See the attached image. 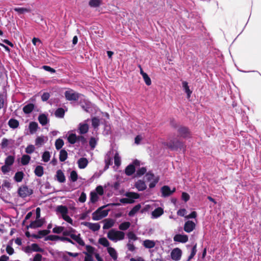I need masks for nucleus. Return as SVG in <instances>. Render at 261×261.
<instances>
[{
  "label": "nucleus",
  "mask_w": 261,
  "mask_h": 261,
  "mask_svg": "<svg viewBox=\"0 0 261 261\" xmlns=\"http://www.w3.org/2000/svg\"><path fill=\"white\" fill-rule=\"evenodd\" d=\"M64 230V227L63 226H56L53 229V232L55 233H60Z\"/></svg>",
  "instance_id": "obj_55"
},
{
  "label": "nucleus",
  "mask_w": 261,
  "mask_h": 261,
  "mask_svg": "<svg viewBox=\"0 0 261 261\" xmlns=\"http://www.w3.org/2000/svg\"><path fill=\"white\" fill-rule=\"evenodd\" d=\"M50 158V153L48 151H45L44 152V153L42 154V160L44 162H47L49 161Z\"/></svg>",
  "instance_id": "obj_49"
},
{
  "label": "nucleus",
  "mask_w": 261,
  "mask_h": 261,
  "mask_svg": "<svg viewBox=\"0 0 261 261\" xmlns=\"http://www.w3.org/2000/svg\"><path fill=\"white\" fill-rule=\"evenodd\" d=\"M135 172V167L134 165H128L125 169V173L128 176L132 175Z\"/></svg>",
  "instance_id": "obj_28"
},
{
  "label": "nucleus",
  "mask_w": 261,
  "mask_h": 261,
  "mask_svg": "<svg viewBox=\"0 0 261 261\" xmlns=\"http://www.w3.org/2000/svg\"><path fill=\"white\" fill-rule=\"evenodd\" d=\"M104 225L103 226V229H108L113 226L114 224V220L112 219H107L104 221Z\"/></svg>",
  "instance_id": "obj_19"
},
{
  "label": "nucleus",
  "mask_w": 261,
  "mask_h": 261,
  "mask_svg": "<svg viewBox=\"0 0 261 261\" xmlns=\"http://www.w3.org/2000/svg\"><path fill=\"white\" fill-rule=\"evenodd\" d=\"M85 255L84 261H93V258L91 254H88L86 252H83Z\"/></svg>",
  "instance_id": "obj_64"
},
{
  "label": "nucleus",
  "mask_w": 261,
  "mask_h": 261,
  "mask_svg": "<svg viewBox=\"0 0 261 261\" xmlns=\"http://www.w3.org/2000/svg\"><path fill=\"white\" fill-rule=\"evenodd\" d=\"M195 227V224L192 221L188 220L185 222L184 229V230L187 232H191L192 231Z\"/></svg>",
  "instance_id": "obj_13"
},
{
  "label": "nucleus",
  "mask_w": 261,
  "mask_h": 261,
  "mask_svg": "<svg viewBox=\"0 0 261 261\" xmlns=\"http://www.w3.org/2000/svg\"><path fill=\"white\" fill-rule=\"evenodd\" d=\"M8 124L10 128L15 129L19 126V122L17 119L11 118L9 120Z\"/></svg>",
  "instance_id": "obj_21"
},
{
  "label": "nucleus",
  "mask_w": 261,
  "mask_h": 261,
  "mask_svg": "<svg viewBox=\"0 0 261 261\" xmlns=\"http://www.w3.org/2000/svg\"><path fill=\"white\" fill-rule=\"evenodd\" d=\"M79 129V133L81 135L87 133L89 130L88 124L87 123H80Z\"/></svg>",
  "instance_id": "obj_24"
},
{
  "label": "nucleus",
  "mask_w": 261,
  "mask_h": 261,
  "mask_svg": "<svg viewBox=\"0 0 261 261\" xmlns=\"http://www.w3.org/2000/svg\"><path fill=\"white\" fill-rule=\"evenodd\" d=\"M77 164L80 169H84L88 165V161L85 158H81L78 160Z\"/></svg>",
  "instance_id": "obj_18"
},
{
  "label": "nucleus",
  "mask_w": 261,
  "mask_h": 261,
  "mask_svg": "<svg viewBox=\"0 0 261 261\" xmlns=\"http://www.w3.org/2000/svg\"><path fill=\"white\" fill-rule=\"evenodd\" d=\"M182 87L185 91V92L187 94L188 97V98L190 97V95L192 93V91H191L189 88V87L188 86V83L187 82L184 81L182 83Z\"/></svg>",
  "instance_id": "obj_38"
},
{
  "label": "nucleus",
  "mask_w": 261,
  "mask_h": 261,
  "mask_svg": "<svg viewBox=\"0 0 261 261\" xmlns=\"http://www.w3.org/2000/svg\"><path fill=\"white\" fill-rule=\"evenodd\" d=\"M60 239H61L60 236H56V235H49V236L46 237L45 238L44 240L45 241L50 240V241H57V240H60Z\"/></svg>",
  "instance_id": "obj_47"
},
{
  "label": "nucleus",
  "mask_w": 261,
  "mask_h": 261,
  "mask_svg": "<svg viewBox=\"0 0 261 261\" xmlns=\"http://www.w3.org/2000/svg\"><path fill=\"white\" fill-rule=\"evenodd\" d=\"M68 141L71 144H74L77 141V136L75 134H71L67 138Z\"/></svg>",
  "instance_id": "obj_36"
},
{
  "label": "nucleus",
  "mask_w": 261,
  "mask_h": 261,
  "mask_svg": "<svg viewBox=\"0 0 261 261\" xmlns=\"http://www.w3.org/2000/svg\"><path fill=\"white\" fill-rule=\"evenodd\" d=\"M62 232L64 237H66V236H69L71 239L77 242L80 245L82 246H84L85 245L84 241L81 238L80 233H79L77 235L74 233H69L68 230H66L65 231L63 230Z\"/></svg>",
  "instance_id": "obj_6"
},
{
  "label": "nucleus",
  "mask_w": 261,
  "mask_h": 261,
  "mask_svg": "<svg viewBox=\"0 0 261 261\" xmlns=\"http://www.w3.org/2000/svg\"><path fill=\"white\" fill-rule=\"evenodd\" d=\"M141 204H138L135 205L128 213V215L129 217L134 216L141 208Z\"/></svg>",
  "instance_id": "obj_33"
},
{
  "label": "nucleus",
  "mask_w": 261,
  "mask_h": 261,
  "mask_svg": "<svg viewBox=\"0 0 261 261\" xmlns=\"http://www.w3.org/2000/svg\"><path fill=\"white\" fill-rule=\"evenodd\" d=\"M35 174L38 177H41L44 173L43 167L40 165L37 166L34 170Z\"/></svg>",
  "instance_id": "obj_29"
},
{
  "label": "nucleus",
  "mask_w": 261,
  "mask_h": 261,
  "mask_svg": "<svg viewBox=\"0 0 261 261\" xmlns=\"http://www.w3.org/2000/svg\"><path fill=\"white\" fill-rule=\"evenodd\" d=\"M33 193V190L29 189L27 185H23L19 188L18 194L21 198H25L31 195Z\"/></svg>",
  "instance_id": "obj_7"
},
{
  "label": "nucleus",
  "mask_w": 261,
  "mask_h": 261,
  "mask_svg": "<svg viewBox=\"0 0 261 261\" xmlns=\"http://www.w3.org/2000/svg\"><path fill=\"white\" fill-rule=\"evenodd\" d=\"M125 196L127 198H123L120 199V202L122 203H133L135 202L134 199H138L140 195L138 193L128 192L125 193Z\"/></svg>",
  "instance_id": "obj_4"
},
{
  "label": "nucleus",
  "mask_w": 261,
  "mask_h": 261,
  "mask_svg": "<svg viewBox=\"0 0 261 261\" xmlns=\"http://www.w3.org/2000/svg\"><path fill=\"white\" fill-rule=\"evenodd\" d=\"M146 172V168L145 167H142L137 171V175L141 176L144 175Z\"/></svg>",
  "instance_id": "obj_59"
},
{
  "label": "nucleus",
  "mask_w": 261,
  "mask_h": 261,
  "mask_svg": "<svg viewBox=\"0 0 261 261\" xmlns=\"http://www.w3.org/2000/svg\"><path fill=\"white\" fill-rule=\"evenodd\" d=\"M50 231L49 230H39L38 231V234H32V237L33 238H35V239H40L42 237L46 236V235L49 234L50 233Z\"/></svg>",
  "instance_id": "obj_16"
},
{
  "label": "nucleus",
  "mask_w": 261,
  "mask_h": 261,
  "mask_svg": "<svg viewBox=\"0 0 261 261\" xmlns=\"http://www.w3.org/2000/svg\"><path fill=\"white\" fill-rule=\"evenodd\" d=\"M143 80L145 84L147 86H150L151 84V81L147 74H144L143 76Z\"/></svg>",
  "instance_id": "obj_57"
},
{
  "label": "nucleus",
  "mask_w": 261,
  "mask_h": 261,
  "mask_svg": "<svg viewBox=\"0 0 261 261\" xmlns=\"http://www.w3.org/2000/svg\"><path fill=\"white\" fill-rule=\"evenodd\" d=\"M14 10L19 14H23L27 12H30L31 9L25 8H14Z\"/></svg>",
  "instance_id": "obj_46"
},
{
  "label": "nucleus",
  "mask_w": 261,
  "mask_h": 261,
  "mask_svg": "<svg viewBox=\"0 0 261 261\" xmlns=\"http://www.w3.org/2000/svg\"><path fill=\"white\" fill-rule=\"evenodd\" d=\"M125 234L123 231L110 230L108 233V238L112 241H116L117 240H122L124 239Z\"/></svg>",
  "instance_id": "obj_3"
},
{
  "label": "nucleus",
  "mask_w": 261,
  "mask_h": 261,
  "mask_svg": "<svg viewBox=\"0 0 261 261\" xmlns=\"http://www.w3.org/2000/svg\"><path fill=\"white\" fill-rule=\"evenodd\" d=\"M196 247H197V244H196L192 247V250L191 252V254L188 258V261H189L191 259H192L194 257V256L195 255V254L197 252Z\"/></svg>",
  "instance_id": "obj_48"
},
{
  "label": "nucleus",
  "mask_w": 261,
  "mask_h": 261,
  "mask_svg": "<svg viewBox=\"0 0 261 261\" xmlns=\"http://www.w3.org/2000/svg\"><path fill=\"white\" fill-rule=\"evenodd\" d=\"M98 199V196L97 194L95 192H91L90 193V201L91 202L94 203H95Z\"/></svg>",
  "instance_id": "obj_43"
},
{
  "label": "nucleus",
  "mask_w": 261,
  "mask_h": 261,
  "mask_svg": "<svg viewBox=\"0 0 261 261\" xmlns=\"http://www.w3.org/2000/svg\"><path fill=\"white\" fill-rule=\"evenodd\" d=\"M99 125V120L97 117H93L92 119V125L94 128H97Z\"/></svg>",
  "instance_id": "obj_54"
},
{
  "label": "nucleus",
  "mask_w": 261,
  "mask_h": 261,
  "mask_svg": "<svg viewBox=\"0 0 261 261\" xmlns=\"http://www.w3.org/2000/svg\"><path fill=\"white\" fill-rule=\"evenodd\" d=\"M64 94L66 99L69 101H77L80 96L82 95L81 94L75 92L72 89L66 91Z\"/></svg>",
  "instance_id": "obj_8"
},
{
  "label": "nucleus",
  "mask_w": 261,
  "mask_h": 261,
  "mask_svg": "<svg viewBox=\"0 0 261 261\" xmlns=\"http://www.w3.org/2000/svg\"><path fill=\"white\" fill-rule=\"evenodd\" d=\"M35 148L33 145H29L25 148V152L31 154L35 151Z\"/></svg>",
  "instance_id": "obj_56"
},
{
  "label": "nucleus",
  "mask_w": 261,
  "mask_h": 261,
  "mask_svg": "<svg viewBox=\"0 0 261 261\" xmlns=\"http://www.w3.org/2000/svg\"><path fill=\"white\" fill-rule=\"evenodd\" d=\"M114 164L117 167H119L121 165L120 158L117 153H116L114 155Z\"/></svg>",
  "instance_id": "obj_52"
},
{
  "label": "nucleus",
  "mask_w": 261,
  "mask_h": 261,
  "mask_svg": "<svg viewBox=\"0 0 261 261\" xmlns=\"http://www.w3.org/2000/svg\"><path fill=\"white\" fill-rule=\"evenodd\" d=\"M173 240L175 242L185 243L188 241V237L186 234H177L174 236Z\"/></svg>",
  "instance_id": "obj_15"
},
{
  "label": "nucleus",
  "mask_w": 261,
  "mask_h": 261,
  "mask_svg": "<svg viewBox=\"0 0 261 261\" xmlns=\"http://www.w3.org/2000/svg\"><path fill=\"white\" fill-rule=\"evenodd\" d=\"M44 223V220L43 219H36L34 221H32L30 225L27 226V228L29 229L31 228H36L38 227H41Z\"/></svg>",
  "instance_id": "obj_11"
},
{
  "label": "nucleus",
  "mask_w": 261,
  "mask_h": 261,
  "mask_svg": "<svg viewBox=\"0 0 261 261\" xmlns=\"http://www.w3.org/2000/svg\"><path fill=\"white\" fill-rule=\"evenodd\" d=\"M64 143L63 139L59 138L55 142V147L57 150H60L64 145Z\"/></svg>",
  "instance_id": "obj_41"
},
{
  "label": "nucleus",
  "mask_w": 261,
  "mask_h": 261,
  "mask_svg": "<svg viewBox=\"0 0 261 261\" xmlns=\"http://www.w3.org/2000/svg\"><path fill=\"white\" fill-rule=\"evenodd\" d=\"M105 164L104 170H106L109 168V166L112 164V159L110 156H108L105 159Z\"/></svg>",
  "instance_id": "obj_53"
},
{
  "label": "nucleus",
  "mask_w": 261,
  "mask_h": 261,
  "mask_svg": "<svg viewBox=\"0 0 261 261\" xmlns=\"http://www.w3.org/2000/svg\"><path fill=\"white\" fill-rule=\"evenodd\" d=\"M127 237L129 240H132L133 241H136L138 239L137 237L135 234V233L133 231H129L127 233Z\"/></svg>",
  "instance_id": "obj_58"
},
{
  "label": "nucleus",
  "mask_w": 261,
  "mask_h": 261,
  "mask_svg": "<svg viewBox=\"0 0 261 261\" xmlns=\"http://www.w3.org/2000/svg\"><path fill=\"white\" fill-rule=\"evenodd\" d=\"M31 160V157L29 155H23L21 159V163L22 165H28Z\"/></svg>",
  "instance_id": "obj_37"
},
{
  "label": "nucleus",
  "mask_w": 261,
  "mask_h": 261,
  "mask_svg": "<svg viewBox=\"0 0 261 261\" xmlns=\"http://www.w3.org/2000/svg\"><path fill=\"white\" fill-rule=\"evenodd\" d=\"M44 137H38L35 140V145L36 146H41L44 143Z\"/></svg>",
  "instance_id": "obj_51"
},
{
  "label": "nucleus",
  "mask_w": 261,
  "mask_h": 261,
  "mask_svg": "<svg viewBox=\"0 0 261 261\" xmlns=\"http://www.w3.org/2000/svg\"><path fill=\"white\" fill-rule=\"evenodd\" d=\"M98 243L106 247H109L110 243L106 238H101L98 240Z\"/></svg>",
  "instance_id": "obj_45"
},
{
  "label": "nucleus",
  "mask_w": 261,
  "mask_h": 261,
  "mask_svg": "<svg viewBox=\"0 0 261 261\" xmlns=\"http://www.w3.org/2000/svg\"><path fill=\"white\" fill-rule=\"evenodd\" d=\"M38 119L39 123L42 126H44L47 124L48 121L47 116L44 114L39 115Z\"/></svg>",
  "instance_id": "obj_22"
},
{
  "label": "nucleus",
  "mask_w": 261,
  "mask_h": 261,
  "mask_svg": "<svg viewBox=\"0 0 261 261\" xmlns=\"http://www.w3.org/2000/svg\"><path fill=\"white\" fill-rule=\"evenodd\" d=\"M175 191V188L171 190L168 186H164L161 189L162 196L163 197H166L171 195Z\"/></svg>",
  "instance_id": "obj_10"
},
{
  "label": "nucleus",
  "mask_w": 261,
  "mask_h": 261,
  "mask_svg": "<svg viewBox=\"0 0 261 261\" xmlns=\"http://www.w3.org/2000/svg\"><path fill=\"white\" fill-rule=\"evenodd\" d=\"M163 144L173 151L177 150L178 149L185 150V148L184 143L177 139H172L168 142H164Z\"/></svg>",
  "instance_id": "obj_1"
},
{
  "label": "nucleus",
  "mask_w": 261,
  "mask_h": 261,
  "mask_svg": "<svg viewBox=\"0 0 261 261\" xmlns=\"http://www.w3.org/2000/svg\"><path fill=\"white\" fill-rule=\"evenodd\" d=\"M143 245L146 248L151 249L155 246V243L153 240H145L143 241Z\"/></svg>",
  "instance_id": "obj_23"
},
{
  "label": "nucleus",
  "mask_w": 261,
  "mask_h": 261,
  "mask_svg": "<svg viewBox=\"0 0 261 261\" xmlns=\"http://www.w3.org/2000/svg\"><path fill=\"white\" fill-rule=\"evenodd\" d=\"M82 224L88 227L93 231H98L100 229V225L98 223H92L88 222H83Z\"/></svg>",
  "instance_id": "obj_14"
},
{
  "label": "nucleus",
  "mask_w": 261,
  "mask_h": 261,
  "mask_svg": "<svg viewBox=\"0 0 261 261\" xmlns=\"http://www.w3.org/2000/svg\"><path fill=\"white\" fill-rule=\"evenodd\" d=\"M108 252L112 258L116 260L117 258V254L114 248L109 247L107 248Z\"/></svg>",
  "instance_id": "obj_34"
},
{
  "label": "nucleus",
  "mask_w": 261,
  "mask_h": 261,
  "mask_svg": "<svg viewBox=\"0 0 261 261\" xmlns=\"http://www.w3.org/2000/svg\"><path fill=\"white\" fill-rule=\"evenodd\" d=\"M182 251L178 248L173 249L171 252V257L173 260L177 261L180 260L181 256Z\"/></svg>",
  "instance_id": "obj_12"
},
{
  "label": "nucleus",
  "mask_w": 261,
  "mask_h": 261,
  "mask_svg": "<svg viewBox=\"0 0 261 261\" xmlns=\"http://www.w3.org/2000/svg\"><path fill=\"white\" fill-rule=\"evenodd\" d=\"M31 249L33 251L42 252L43 249L41 248L37 244L34 243L31 245Z\"/></svg>",
  "instance_id": "obj_50"
},
{
  "label": "nucleus",
  "mask_w": 261,
  "mask_h": 261,
  "mask_svg": "<svg viewBox=\"0 0 261 261\" xmlns=\"http://www.w3.org/2000/svg\"><path fill=\"white\" fill-rule=\"evenodd\" d=\"M55 115L57 117L63 118L65 115L64 109L62 108L57 109L55 112Z\"/></svg>",
  "instance_id": "obj_39"
},
{
  "label": "nucleus",
  "mask_w": 261,
  "mask_h": 261,
  "mask_svg": "<svg viewBox=\"0 0 261 261\" xmlns=\"http://www.w3.org/2000/svg\"><path fill=\"white\" fill-rule=\"evenodd\" d=\"M96 145V140L95 138L91 137L89 141V145L90 146L91 148L93 149L95 147V146Z\"/></svg>",
  "instance_id": "obj_60"
},
{
  "label": "nucleus",
  "mask_w": 261,
  "mask_h": 261,
  "mask_svg": "<svg viewBox=\"0 0 261 261\" xmlns=\"http://www.w3.org/2000/svg\"><path fill=\"white\" fill-rule=\"evenodd\" d=\"M38 128V123L36 122H31L29 125L30 133L32 134L35 133Z\"/></svg>",
  "instance_id": "obj_26"
},
{
  "label": "nucleus",
  "mask_w": 261,
  "mask_h": 261,
  "mask_svg": "<svg viewBox=\"0 0 261 261\" xmlns=\"http://www.w3.org/2000/svg\"><path fill=\"white\" fill-rule=\"evenodd\" d=\"M34 104L30 103L23 107V111L25 114H30L34 110Z\"/></svg>",
  "instance_id": "obj_20"
},
{
  "label": "nucleus",
  "mask_w": 261,
  "mask_h": 261,
  "mask_svg": "<svg viewBox=\"0 0 261 261\" xmlns=\"http://www.w3.org/2000/svg\"><path fill=\"white\" fill-rule=\"evenodd\" d=\"M135 187L139 191H144L146 188L145 182L141 180H139L136 182Z\"/></svg>",
  "instance_id": "obj_25"
},
{
  "label": "nucleus",
  "mask_w": 261,
  "mask_h": 261,
  "mask_svg": "<svg viewBox=\"0 0 261 261\" xmlns=\"http://www.w3.org/2000/svg\"><path fill=\"white\" fill-rule=\"evenodd\" d=\"M130 226V223L129 222H124L121 223L119 226V229L121 230L127 229Z\"/></svg>",
  "instance_id": "obj_44"
},
{
  "label": "nucleus",
  "mask_w": 261,
  "mask_h": 261,
  "mask_svg": "<svg viewBox=\"0 0 261 261\" xmlns=\"http://www.w3.org/2000/svg\"><path fill=\"white\" fill-rule=\"evenodd\" d=\"M24 176V174L22 171H18L15 174L14 179L15 181L19 182L22 180Z\"/></svg>",
  "instance_id": "obj_31"
},
{
  "label": "nucleus",
  "mask_w": 261,
  "mask_h": 261,
  "mask_svg": "<svg viewBox=\"0 0 261 261\" xmlns=\"http://www.w3.org/2000/svg\"><path fill=\"white\" fill-rule=\"evenodd\" d=\"M164 213V210L161 207H159L156 208H155L152 212V215L154 218H158L161 216Z\"/></svg>",
  "instance_id": "obj_30"
},
{
  "label": "nucleus",
  "mask_w": 261,
  "mask_h": 261,
  "mask_svg": "<svg viewBox=\"0 0 261 261\" xmlns=\"http://www.w3.org/2000/svg\"><path fill=\"white\" fill-rule=\"evenodd\" d=\"M14 142V141L12 139L8 140L7 138H3L1 144V147L2 148H5L10 144H13Z\"/></svg>",
  "instance_id": "obj_27"
},
{
  "label": "nucleus",
  "mask_w": 261,
  "mask_h": 261,
  "mask_svg": "<svg viewBox=\"0 0 261 261\" xmlns=\"http://www.w3.org/2000/svg\"><path fill=\"white\" fill-rule=\"evenodd\" d=\"M56 211L62 215V218L68 223L73 224L72 219L67 215L68 210L65 205H59L57 206Z\"/></svg>",
  "instance_id": "obj_5"
},
{
  "label": "nucleus",
  "mask_w": 261,
  "mask_h": 261,
  "mask_svg": "<svg viewBox=\"0 0 261 261\" xmlns=\"http://www.w3.org/2000/svg\"><path fill=\"white\" fill-rule=\"evenodd\" d=\"M86 249L87 251L86 252L88 253V254H91V255H92V254H93V253L94 252L95 248L93 247H92V246L86 245Z\"/></svg>",
  "instance_id": "obj_61"
},
{
  "label": "nucleus",
  "mask_w": 261,
  "mask_h": 261,
  "mask_svg": "<svg viewBox=\"0 0 261 261\" xmlns=\"http://www.w3.org/2000/svg\"><path fill=\"white\" fill-rule=\"evenodd\" d=\"M154 177V174L151 173L150 171L147 172L145 175L146 179L148 181L153 179Z\"/></svg>",
  "instance_id": "obj_62"
},
{
  "label": "nucleus",
  "mask_w": 261,
  "mask_h": 261,
  "mask_svg": "<svg viewBox=\"0 0 261 261\" xmlns=\"http://www.w3.org/2000/svg\"><path fill=\"white\" fill-rule=\"evenodd\" d=\"M50 97V94L48 92H44L41 96V99L43 101H47Z\"/></svg>",
  "instance_id": "obj_63"
},
{
  "label": "nucleus",
  "mask_w": 261,
  "mask_h": 261,
  "mask_svg": "<svg viewBox=\"0 0 261 261\" xmlns=\"http://www.w3.org/2000/svg\"><path fill=\"white\" fill-rule=\"evenodd\" d=\"M177 133L178 136L183 138H190L191 136L189 129L187 127L184 126H180L178 128Z\"/></svg>",
  "instance_id": "obj_9"
},
{
  "label": "nucleus",
  "mask_w": 261,
  "mask_h": 261,
  "mask_svg": "<svg viewBox=\"0 0 261 261\" xmlns=\"http://www.w3.org/2000/svg\"><path fill=\"white\" fill-rule=\"evenodd\" d=\"M101 0H90L89 5L91 7L96 8L99 7L101 4Z\"/></svg>",
  "instance_id": "obj_35"
},
{
  "label": "nucleus",
  "mask_w": 261,
  "mask_h": 261,
  "mask_svg": "<svg viewBox=\"0 0 261 261\" xmlns=\"http://www.w3.org/2000/svg\"><path fill=\"white\" fill-rule=\"evenodd\" d=\"M109 205L110 204L105 205L97 208V210L92 214V219L97 221L107 217L109 210H102V209Z\"/></svg>",
  "instance_id": "obj_2"
},
{
  "label": "nucleus",
  "mask_w": 261,
  "mask_h": 261,
  "mask_svg": "<svg viewBox=\"0 0 261 261\" xmlns=\"http://www.w3.org/2000/svg\"><path fill=\"white\" fill-rule=\"evenodd\" d=\"M14 156L12 155H9L6 158L5 160V164L6 165L10 166L13 164L14 162Z\"/></svg>",
  "instance_id": "obj_40"
},
{
  "label": "nucleus",
  "mask_w": 261,
  "mask_h": 261,
  "mask_svg": "<svg viewBox=\"0 0 261 261\" xmlns=\"http://www.w3.org/2000/svg\"><path fill=\"white\" fill-rule=\"evenodd\" d=\"M69 178L72 182H75L77 181L78 178V175L76 171L75 170H72L70 173Z\"/></svg>",
  "instance_id": "obj_42"
},
{
  "label": "nucleus",
  "mask_w": 261,
  "mask_h": 261,
  "mask_svg": "<svg viewBox=\"0 0 261 261\" xmlns=\"http://www.w3.org/2000/svg\"><path fill=\"white\" fill-rule=\"evenodd\" d=\"M68 158V153L64 149H61L59 154V160L61 162H64Z\"/></svg>",
  "instance_id": "obj_32"
},
{
  "label": "nucleus",
  "mask_w": 261,
  "mask_h": 261,
  "mask_svg": "<svg viewBox=\"0 0 261 261\" xmlns=\"http://www.w3.org/2000/svg\"><path fill=\"white\" fill-rule=\"evenodd\" d=\"M56 177L57 180L60 182H64L66 180L65 175L63 171L60 169L57 170Z\"/></svg>",
  "instance_id": "obj_17"
}]
</instances>
